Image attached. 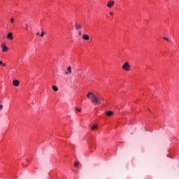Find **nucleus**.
Returning a JSON list of instances; mask_svg holds the SVG:
<instances>
[{
  "mask_svg": "<svg viewBox=\"0 0 179 179\" xmlns=\"http://www.w3.org/2000/svg\"><path fill=\"white\" fill-rule=\"evenodd\" d=\"M87 99L90 100L92 104H94V106H99L101 104V96L94 91L89 92L87 94Z\"/></svg>",
  "mask_w": 179,
  "mask_h": 179,
  "instance_id": "nucleus-1",
  "label": "nucleus"
},
{
  "mask_svg": "<svg viewBox=\"0 0 179 179\" xmlns=\"http://www.w3.org/2000/svg\"><path fill=\"white\" fill-rule=\"evenodd\" d=\"M122 69H124V71H130L131 70V66H129V63H128L127 62H126L122 66Z\"/></svg>",
  "mask_w": 179,
  "mask_h": 179,
  "instance_id": "nucleus-2",
  "label": "nucleus"
},
{
  "mask_svg": "<svg viewBox=\"0 0 179 179\" xmlns=\"http://www.w3.org/2000/svg\"><path fill=\"white\" fill-rule=\"evenodd\" d=\"M1 48H2V52H6L8 50V46H6V45H5V43H3L1 45Z\"/></svg>",
  "mask_w": 179,
  "mask_h": 179,
  "instance_id": "nucleus-3",
  "label": "nucleus"
},
{
  "mask_svg": "<svg viewBox=\"0 0 179 179\" xmlns=\"http://www.w3.org/2000/svg\"><path fill=\"white\" fill-rule=\"evenodd\" d=\"M114 5H115L114 1H109L107 3L108 8H113Z\"/></svg>",
  "mask_w": 179,
  "mask_h": 179,
  "instance_id": "nucleus-4",
  "label": "nucleus"
},
{
  "mask_svg": "<svg viewBox=\"0 0 179 179\" xmlns=\"http://www.w3.org/2000/svg\"><path fill=\"white\" fill-rule=\"evenodd\" d=\"M71 73H72V69L69 66L67 68V71L65 72V75H71Z\"/></svg>",
  "mask_w": 179,
  "mask_h": 179,
  "instance_id": "nucleus-5",
  "label": "nucleus"
},
{
  "mask_svg": "<svg viewBox=\"0 0 179 179\" xmlns=\"http://www.w3.org/2000/svg\"><path fill=\"white\" fill-rule=\"evenodd\" d=\"M20 83V82H19V80H15L13 81V85L15 87H17V86H19Z\"/></svg>",
  "mask_w": 179,
  "mask_h": 179,
  "instance_id": "nucleus-6",
  "label": "nucleus"
},
{
  "mask_svg": "<svg viewBox=\"0 0 179 179\" xmlns=\"http://www.w3.org/2000/svg\"><path fill=\"white\" fill-rule=\"evenodd\" d=\"M106 115L108 117H113V115H114V112H113V111H107V112H106Z\"/></svg>",
  "mask_w": 179,
  "mask_h": 179,
  "instance_id": "nucleus-7",
  "label": "nucleus"
},
{
  "mask_svg": "<svg viewBox=\"0 0 179 179\" xmlns=\"http://www.w3.org/2000/svg\"><path fill=\"white\" fill-rule=\"evenodd\" d=\"M13 34L12 33H8V34L7 35V38H8L9 40H13Z\"/></svg>",
  "mask_w": 179,
  "mask_h": 179,
  "instance_id": "nucleus-8",
  "label": "nucleus"
},
{
  "mask_svg": "<svg viewBox=\"0 0 179 179\" xmlns=\"http://www.w3.org/2000/svg\"><path fill=\"white\" fill-rule=\"evenodd\" d=\"M83 40H90V36H89V35L87 34H84L83 35Z\"/></svg>",
  "mask_w": 179,
  "mask_h": 179,
  "instance_id": "nucleus-9",
  "label": "nucleus"
},
{
  "mask_svg": "<svg viewBox=\"0 0 179 179\" xmlns=\"http://www.w3.org/2000/svg\"><path fill=\"white\" fill-rule=\"evenodd\" d=\"M80 27H82V26H80V24L76 23V30H79V29H80Z\"/></svg>",
  "mask_w": 179,
  "mask_h": 179,
  "instance_id": "nucleus-10",
  "label": "nucleus"
},
{
  "mask_svg": "<svg viewBox=\"0 0 179 179\" xmlns=\"http://www.w3.org/2000/svg\"><path fill=\"white\" fill-rule=\"evenodd\" d=\"M52 89L54 90V92H58V87L55 85H53Z\"/></svg>",
  "mask_w": 179,
  "mask_h": 179,
  "instance_id": "nucleus-11",
  "label": "nucleus"
},
{
  "mask_svg": "<svg viewBox=\"0 0 179 179\" xmlns=\"http://www.w3.org/2000/svg\"><path fill=\"white\" fill-rule=\"evenodd\" d=\"M92 131H96L97 129V125H94L91 127Z\"/></svg>",
  "mask_w": 179,
  "mask_h": 179,
  "instance_id": "nucleus-12",
  "label": "nucleus"
},
{
  "mask_svg": "<svg viewBox=\"0 0 179 179\" xmlns=\"http://www.w3.org/2000/svg\"><path fill=\"white\" fill-rule=\"evenodd\" d=\"M75 110L76 111H78V113H80L82 111V109L81 108H75Z\"/></svg>",
  "mask_w": 179,
  "mask_h": 179,
  "instance_id": "nucleus-13",
  "label": "nucleus"
},
{
  "mask_svg": "<svg viewBox=\"0 0 179 179\" xmlns=\"http://www.w3.org/2000/svg\"><path fill=\"white\" fill-rule=\"evenodd\" d=\"M0 65H3V66H6V64H3V61H0Z\"/></svg>",
  "mask_w": 179,
  "mask_h": 179,
  "instance_id": "nucleus-14",
  "label": "nucleus"
},
{
  "mask_svg": "<svg viewBox=\"0 0 179 179\" xmlns=\"http://www.w3.org/2000/svg\"><path fill=\"white\" fill-rule=\"evenodd\" d=\"M164 40H166V41H168L169 43H170V39H169V38H166V37H164Z\"/></svg>",
  "mask_w": 179,
  "mask_h": 179,
  "instance_id": "nucleus-15",
  "label": "nucleus"
},
{
  "mask_svg": "<svg viewBox=\"0 0 179 179\" xmlns=\"http://www.w3.org/2000/svg\"><path fill=\"white\" fill-rule=\"evenodd\" d=\"M10 23H15V18L10 19Z\"/></svg>",
  "mask_w": 179,
  "mask_h": 179,
  "instance_id": "nucleus-16",
  "label": "nucleus"
},
{
  "mask_svg": "<svg viewBox=\"0 0 179 179\" xmlns=\"http://www.w3.org/2000/svg\"><path fill=\"white\" fill-rule=\"evenodd\" d=\"M45 34L44 33V31H41V37H44V35Z\"/></svg>",
  "mask_w": 179,
  "mask_h": 179,
  "instance_id": "nucleus-17",
  "label": "nucleus"
},
{
  "mask_svg": "<svg viewBox=\"0 0 179 179\" xmlns=\"http://www.w3.org/2000/svg\"><path fill=\"white\" fill-rule=\"evenodd\" d=\"M78 166H79V162H77L75 163V166H76V167H78Z\"/></svg>",
  "mask_w": 179,
  "mask_h": 179,
  "instance_id": "nucleus-18",
  "label": "nucleus"
},
{
  "mask_svg": "<svg viewBox=\"0 0 179 179\" xmlns=\"http://www.w3.org/2000/svg\"><path fill=\"white\" fill-rule=\"evenodd\" d=\"M3 106L0 105V110H3Z\"/></svg>",
  "mask_w": 179,
  "mask_h": 179,
  "instance_id": "nucleus-19",
  "label": "nucleus"
},
{
  "mask_svg": "<svg viewBox=\"0 0 179 179\" xmlns=\"http://www.w3.org/2000/svg\"><path fill=\"white\" fill-rule=\"evenodd\" d=\"M27 29H29V24H26V29L27 30Z\"/></svg>",
  "mask_w": 179,
  "mask_h": 179,
  "instance_id": "nucleus-20",
  "label": "nucleus"
},
{
  "mask_svg": "<svg viewBox=\"0 0 179 179\" xmlns=\"http://www.w3.org/2000/svg\"><path fill=\"white\" fill-rule=\"evenodd\" d=\"M78 34H79V36H82V32L78 31Z\"/></svg>",
  "mask_w": 179,
  "mask_h": 179,
  "instance_id": "nucleus-21",
  "label": "nucleus"
},
{
  "mask_svg": "<svg viewBox=\"0 0 179 179\" xmlns=\"http://www.w3.org/2000/svg\"><path fill=\"white\" fill-rule=\"evenodd\" d=\"M110 16H113V12H110Z\"/></svg>",
  "mask_w": 179,
  "mask_h": 179,
  "instance_id": "nucleus-22",
  "label": "nucleus"
},
{
  "mask_svg": "<svg viewBox=\"0 0 179 179\" xmlns=\"http://www.w3.org/2000/svg\"><path fill=\"white\" fill-rule=\"evenodd\" d=\"M36 36H40V33L39 32L36 33Z\"/></svg>",
  "mask_w": 179,
  "mask_h": 179,
  "instance_id": "nucleus-23",
  "label": "nucleus"
},
{
  "mask_svg": "<svg viewBox=\"0 0 179 179\" xmlns=\"http://www.w3.org/2000/svg\"><path fill=\"white\" fill-rule=\"evenodd\" d=\"M131 135H134V133H131Z\"/></svg>",
  "mask_w": 179,
  "mask_h": 179,
  "instance_id": "nucleus-24",
  "label": "nucleus"
},
{
  "mask_svg": "<svg viewBox=\"0 0 179 179\" xmlns=\"http://www.w3.org/2000/svg\"><path fill=\"white\" fill-rule=\"evenodd\" d=\"M145 129V131H148V129Z\"/></svg>",
  "mask_w": 179,
  "mask_h": 179,
  "instance_id": "nucleus-25",
  "label": "nucleus"
}]
</instances>
